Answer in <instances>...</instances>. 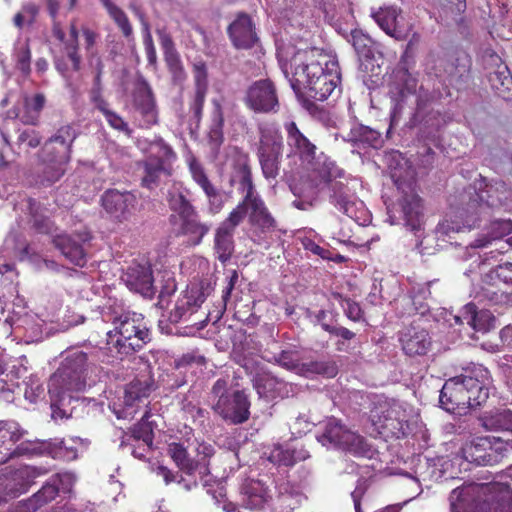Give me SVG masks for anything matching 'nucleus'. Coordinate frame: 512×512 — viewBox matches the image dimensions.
Here are the masks:
<instances>
[{"mask_svg":"<svg viewBox=\"0 0 512 512\" xmlns=\"http://www.w3.org/2000/svg\"><path fill=\"white\" fill-rule=\"evenodd\" d=\"M281 67L297 96L317 101L327 99L341 79L338 62L317 48L296 51Z\"/></svg>","mask_w":512,"mask_h":512,"instance_id":"f257e3e1","label":"nucleus"},{"mask_svg":"<svg viewBox=\"0 0 512 512\" xmlns=\"http://www.w3.org/2000/svg\"><path fill=\"white\" fill-rule=\"evenodd\" d=\"M465 373L450 378L443 385L439 402L448 412L461 413L468 408H477L489 397V371L480 364L464 369Z\"/></svg>","mask_w":512,"mask_h":512,"instance_id":"f03ea898","label":"nucleus"},{"mask_svg":"<svg viewBox=\"0 0 512 512\" xmlns=\"http://www.w3.org/2000/svg\"><path fill=\"white\" fill-rule=\"evenodd\" d=\"M103 317L114 325V330L107 332V345L111 351L121 356L131 355L141 350L150 342V331L144 323V317L114 303L107 307Z\"/></svg>","mask_w":512,"mask_h":512,"instance_id":"7ed1b4c3","label":"nucleus"},{"mask_svg":"<svg viewBox=\"0 0 512 512\" xmlns=\"http://www.w3.org/2000/svg\"><path fill=\"white\" fill-rule=\"evenodd\" d=\"M237 174L239 190L243 193V199L229 215L239 216V224L244 217H247L252 228L253 241L268 249L270 247L268 234L275 230L276 220L255 189L250 166L246 163L240 165Z\"/></svg>","mask_w":512,"mask_h":512,"instance_id":"20e7f679","label":"nucleus"},{"mask_svg":"<svg viewBox=\"0 0 512 512\" xmlns=\"http://www.w3.org/2000/svg\"><path fill=\"white\" fill-rule=\"evenodd\" d=\"M344 176V171L336 166L333 161L324 160L318 162L309 176V191L307 194H299V199L293 205L300 210L312 207L318 192L328 186L331 194L330 202L341 212L349 217L355 213V196L348 186L338 180Z\"/></svg>","mask_w":512,"mask_h":512,"instance_id":"39448f33","label":"nucleus"},{"mask_svg":"<svg viewBox=\"0 0 512 512\" xmlns=\"http://www.w3.org/2000/svg\"><path fill=\"white\" fill-rule=\"evenodd\" d=\"M94 368L85 352L68 351L48 382L52 409H60L66 402L70 403L73 393L83 392L89 385V374Z\"/></svg>","mask_w":512,"mask_h":512,"instance_id":"423d86ee","label":"nucleus"},{"mask_svg":"<svg viewBox=\"0 0 512 512\" xmlns=\"http://www.w3.org/2000/svg\"><path fill=\"white\" fill-rule=\"evenodd\" d=\"M453 511L474 505L479 512H512V490L501 483H472L455 488L450 494Z\"/></svg>","mask_w":512,"mask_h":512,"instance_id":"0eeeda50","label":"nucleus"},{"mask_svg":"<svg viewBox=\"0 0 512 512\" xmlns=\"http://www.w3.org/2000/svg\"><path fill=\"white\" fill-rule=\"evenodd\" d=\"M211 409L228 425L245 423L250 417V401L242 390L230 389L229 378L217 379L211 387Z\"/></svg>","mask_w":512,"mask_h":512,"instance_id":"6e6552de","label":"nucleus"},{"mask_svg":"<svg viewBox=\"0 0 512 512\" xmlns=\"http://www.w3.org/2000/svg\"><path fill=\"white\" fill-rule=\"evenodd\" d=\"M316 438L323 446L339 449L355 456H368L370 453V446L364 437L350 430L334 417L321 424Z\"/></svg>","mask_w":512,"mask_h":512,"instance_id":"1a4fd4ad","label":"nucleus"},{"mask_svg":"<svg viewBox=\"0 0 512 512\" xmlns=\"http://www.w3.org/2000/svg\"><path fill=\"white\" fill-rule=\"evenodd\" d=\"M509 449H512L510 438L477 437L462 446L461 455L469 463L492 466L499 463Z\"/></svg>","mask_w":512,"mask_h":512,"instance_id":"9d476101","label":"nucleus"},{"mask_svg":"<svg viewBox=\"0 0 512 512\" xmlns=\"http://www.w3.org/2000/svg\"><path fill=\"white\" fill-rule=\"evenodd\" d=\"M76 137L77 133L73 126H61L44 143L40 152L41 162L66 165L70 161L72 145Z\"/></svg>","mask_w":512,"mask_h":512,"instance_id":"9b49d317","label":"nucleus"},{"mask_svg":"<svg viewBox=\"0 0 512 512\" xmlns=\"http://www.w3.org/2000/svg\"><path fill=\"white\" fill-rule=\"evenodd\" d=\"M47 473L45 468L23 466L5 476L0 483V505L28 491L37 477Z\"/></svg>","mask_w":512,"mask_h":512,"instance_id":"f8f14e48","label":"nucleus"},{"mask_svg":"<svg viewBox=\"0 0 512 512\" xmlns=\"http://www.w3.org/2000/svg\"><path fill=\"white\" fill-rule=\"evenodd\" d=\"M244 103L256 113L277 112L279 100L274 83L269 79L253 82L246 90Z\"/></svg>","mask_w":512,"mask_h":512,"instance_id":"ddd939ff","label":"nucleus"},{"mask_svg":"<svg viewBox=\"0 0 512 512\" xmlns=\"http://www.w3.org/2000/svg\"><path fill=\"white\" fill-rule=\"evenodd\" d=\"M210 294V286L200 284L191 285L180 297H178L174 308L170 311L168 319L171 323L187 321Z\"/></svg>","mask_w":512,"mask_h":512,"instance_id":"4468645a","label":"nucleus"},{"mask_svg":"<svg viewBox=\"0 0 512 512\" xmlns=\"http://www.w3.org/2000/svg\"><path fill=\"white\" fill-rule=\"evenodd\" d=\"M395 184L403 194L399 206L404 225L411 231H417L421 227L423 217L421 199L415 193L413 182H404L397 177Z\"/></svg>","mask_w":512,"mask_h":512,"instance_id":"2eb2a0df","label":"nucleus"},{"mask_svg":"<svg viewBox=\"0 0 512 512\" xmlns=\"http://www.w3.org/2000/svg\"><path fill=\"white\" fill-rule=\"evenodd\" d=\"M90 239V233L83 231L74 234L56 235L53 243L67 260L76 266L83 267L86 264V249L84 245Z\"/></svg>","mask_w":512,"mask_h":512,"instance_id":"dca6fc26","label":"nucleus"},{"mask_svg":"<svg viewBox=\"0 0 512 512\" xmlns=\"http://www.w3.org/2000/svg\"><path fill=\"white\" fill-rule=\"evenodd\" d=\"M371 418L375 425L393 434L403 433L408 426L406 411L398 403H384L371 410Z\"/></svg>","mask_w":512,"mask_h":512,"instance_id":"f3484780","label":"nucleus"},{"mask_svg":"<svg viewBox=\"0 0 512 512\" xmlns=\"http://www.w3.org/2000/svg\"><path fill=\"white\" fill-rule=\"evenodd\" d=\"M123 280L130 290L146 298H152L157 290L151 266L148 263H132L123 276Z\"/></svg>","mask_w":512,"mask_h":512,"instance_id":"a211bd4d","label":"nucleus"},{"mask_svg":"<svg viewBox=\"0 0 512 512\" xmlns=\"http://www.w3.org/2000/svg\"><path fill=\"white\" fill-rule=\"evenodd\" d=\"M156 34L163 50L164 60L171 74L173 83L175 85H182L187 78V74L172 36L164 28L157 29Z\"/></svg>","mask_w":512,"mask_h":512,"instance_id":"6ab92c4d","label":"nucleus"},{"mask_svg":"<svg viewBox=\"0 0 512 512\" xmlns=\"http://www.w3.org/2000/svg\"><path fill=\"white\" fill-rule=\"evenodd\" d=\"M239 225V216L236 214L228 217L220 223L215 230L214 251L220 262H227L234 252V232Z\"/></svg>","mask_w":512,"mask_h":512,"instance_id":"aec40b11","label":"nucleus"},{"mask_svg":"<svg viewBox=\"0 0 512 512\" xmlns=\"http://www.w3.org/2000/svg\"><path fill=\"white\" fill-rule=\"evenodd\" d=\"M133 105L143 116L146 126L153 125L157 122L154 95L150 85L143 77H139L135 83L133 90Z\"/></svg>","mask_w":512,"mask_h":512,"instance_id":"412c9836","label":"nucleus"},{"mask_svg":"<svg viewBox=\"0 0 512 512\" xmlns=\"http://www.w3.org/2000/svg\"><path fill=\"white\" fill-rule=\"evenodd\" d=\"M228 35L237 49H250L258 41L254 24L247 14H239L228 26Z\"/></svg>","mask_w":512,"mask_h":512,"instance_id":"4be33fe9","label":"nucleus"},{"mask_svg":"<svg viewBox=\"0 0 512 512\" xmlns=\"http://www.w3.org/2000/svg\"><path fill=\"white\" fill-rule=\"evenodd\" d=\"M259 145L257 156H282L283 138L276 124L270 122L258 125Z\"/></svg>","mask_w":512,"mask_h":512,"instance_id":"5701e85b","label":"nucleus"},{"mask_svg":"<svg viewBox=\"0 0 512 512\" xmlns=\"http://www.w3.org/2000/svg\"><path fill=\"white\" fill-rule=\"evenodd\" d=\"M136 197L130 192L108 190L102 196V206L116 219L126 218L135 206Z\"/></svg>","mask_w":512,"mask_h":512,"instance_id":"b1692460","label":"nucleus"},{"mask_svg":"<svg viewBox=\"0 0 512 512\" xmlns=\"http://www.w3.org/2000/svg\"><path fill=\"white\" fill-rule=\"evenodd\" d=\"M242 505L250 510H262L269 505L268 487L260 480L247 479L241 486Z\"/></svg>","mask_w":512,"mask_h":512,"instance_id":"393cba45","label":"nucleus"},{"mask_svg":"<svg viewBox=\"0 0 512 512\" xmlns=\"http://www.w3.org/2000/svg\"><path fill=\"white\" fill-rule=\"evenodd\" d=\"M210 230L211 224L202 222L199 213L196 212L194 215H189L179 220L176 235L184 237L186 244L196 246L202 242Z\"/></svg>","mask_w":512,"mask_h":512,"instance_id":"a878e982","label":"nucleus"},{"mask_svg":"<svg viewBox=\"0 0 512 512\" xmlns=\"http://www.w3.org/2000/svg\"><path fill=\"white\" fill-rule=\"evenodd\" d=\"M373 18L387 35L398 41L408 38L412 25L403 26L400 23L397 9L392 7L381 9L373 14Z\"/></svg>","mask_w":512,"mask_h":512,"instance_id":"bb28decb","label":"nucleus"},{"mask_svg":"<svg viewBox=\"0 0 512 512\" xmlns=\"http://www.w3.org/2000/svg\"><path fill=\"white\" fill-rule=\"evenodd\" d=\"M400 342L403 351L409 356L425 355L431 346L429 333L418 326L406 328L400 336Z\"/></svg>","mask_w":512,"mask_h":512,"instance_id":"cd10ccee","label":"nucleus"},{"mask_svg":"<svg viewBox=\"0 0 512 512\" xmlns=\"http://www.w3.org/2000/svg\"><path fill=\"white\" fill-rule=\"evenodd\" d=\"M141 165L143 168L141 184L149 190L157 188L172 175V166L161 163L154 157H147Z\"/></svg>","mask_w":512,"mask_h":512,"instance_id":"c85d7f7f","label":"nucleus"},{"mask_svg":"<svg viewBox=\"0 0 512 512\" xmlns=\"http://www.w3.org/2000/svg\"><path fill=\"white\" fill-rule=\"evenodd\" d=\"M492 58L496 68L488 74L490 86L498 97L510 100L512 99V76L510 71L505 64L501 63L498 56H492Z\"/></svg>","mask_w":512,"mask_h":512,"instance_id":"c756f323","label":"nucleus"},{"mask_svg":"<svg viewBox=\"0 0 512 512\" xmlns=\"http://www.w3.org/2000/svg\"><path fill=\"white\" fill-rule=\"evenodd\" d=\"M285 129L292 152L310 162L315 156L316 146L298 129L295 122L286 123Z\"/></svg>","mask_w":512,"mask_h":512,"instance_id":"7c9ffc66","label":"nucleus"},{"mask_svg":"<svg viewBox=\"0 0 512 512\" xmlns=\"http://www.w3.org/2000/svg\"><path fill=\"white\" fill-rule=\"evenodd\" d=\"M58 495L55 484L46 482L42 488L26 500L20 501L10 512H35L42 506L54 500Z\"/></svg>","mask_w":512,"mask_h":512,"instance_id":"2f4dec72","label":"nucleus"},{"mask_svg":"<svg viewBox=\"0 0 512 512\" xmlns=\"http://www.w3.org/2000/svg\"><path fill=\"white\" fill-rule=\"evenodd\" d=\"M213 109L211 112V124L208 132V144L214 155L219 153V149L224 142V112L217 99L212 100Z\"/></svg>","mask_w":512,"mask_h":512,"instance_id":"473e14b6","label":"nucleus"},{"mask_svg":"<svg viewBox=\"0 0 512 512\" xmlns=\"http://www.w3.org/2000/svg\"><path fill=\"white\" fill-rule=\"evenodd\" d=\"M167 453L176 466L187 475H193L195 472H198L199 467L205 466L204 462H196L194 458H191L187 449L181 443H170Z\"/></svg>","mask_w":512,"mask_h":512,"instance_id":"72a5a7b5","label":"nucleus"},{"mask_svg":"<svg viewBox=\"0 0 512 512\" xmlns=\"http://www.w3.org/2000/svg\"><path fill=\"white\" fill-rule=\"evenodd\" d=\"M154 389V383L148 375H141L130 382L124 392V404L132 407L137 401L147 398Z\"/></svg>","mask_w":512,"mask_h":512,"instance_id":"f704fd0d","label":"nucleus"},{"mask_svg":"<svg viewBox=\"0 0 512 512\" xmlns=\"http://www.w3.org/2000/svg\"><path fill=\"white\" fill-rule=\"evenodd\" d=\"M512 233L511 220H495L490 223L488 232L482 234L471 243V247L484 248L491 245L493 241L499 240Z\"/></svg>","mask_w":512,"mask_h":512,"instance_id":"c9c22d12","label":"nucleus"},{"mask_svg":"<svg viewBox=\"0 0 512 512\" xmlns=\"http://www.w3.org/2000/svg\"><path fill=\"white\" fill-rule=\"evenodd\" d=\"M465 309L466 315L464 318L466 319V323L476 332L486 333L494 328L495 318L490 311H477L476 306L472 303L467 304Z\"/></svg>","mask_w":512,"mask_h":512,"instance_id":"e433bc0d","label":"nucleus"},{"mask_svg":"<svg viewBox=\"0 0 512 512\" xmlns=\"http://www.w3.org/2000/svg\"><path fill=\"white\" fill-rule=\"evenodd\" d=\"M481 296L493 304H500L512 300V287L504 286L498 280L488 279L485 281V275L482 279Z\"/></svg>","mask_w":512,"mask_h":512,"instance_id":"4c0bfd02","label":"nucleus"},{"mask_svg":"<svg viewBox=\"0 0 512 512\" xmlns=\"http://www.w3.org/2000/svg\"><path fill=\"white\" fill-rule=\"evenodd\" d=\"M254 387L260 397L273 399L280 395L284 382L271 373H261L254 378Z\"/></svg>","mask_w":512,"mask_h":512,"instance_id":"58836bf2","label":"nucleus"},{"mask_svg":"<svg viewBox=\"0 0 512 512\" xmlns=\"http://www.w3.org/2000/svg\"><path fill=\"white\" fill-rule=\"evenodd\" d=\"M482 425L487 430L512 432V411L496 409L482 417Z\"/></svg>","mask_w":512,"mask_h":512,"instance_id":"ea45409f","label":"nucleus"},{"mask_svg":"<svg viewBox=\"0 0 512 512\" xmlns=\"http://www.w3.org/2000/svg\"><path fill=\"white\" fill-rule=\"evenodd\" d=\"M480 200L479 208L481 212L488 208H495L502 206L507 199L504 183H496V185H489L485 190L477 195Z\"/></svg>","mask_w":512,"mask_h":512,"instance_id":"a19ab883","label":"nucleus"},{"mask_svg":"<svg viewBox=\"0 0 512 512\" xmlns=\"http://www.w3.org/2000/svg\"><path fill=\"white\" fill-rule=\"evenodd\" d=\"M167 202L169 208L177 214L179 220L198 212L191 201L177 188L169 190Z\"/></svg>","mask_w":512,"mask_h":512,"instance_id":"79ce46f5","label":"nucleus"},{"mask_svg":"<svg viewBox=\"0 0 512 512\" xmlns=\"http://www.w3.org/2000/svg\"><path fill=\"white\" fill-rule=\"evenodd\" d=\"M299 373L305 376L318 374L328 378H333L338 373V366L334 360L308 361L301 363Z\"/></svg>","mask_w":512,"mask_h":512,"instance_id":"37998d69","label":"nucleus"},{"mask_svg":"<svg viewBox=\"0 0 512 512\" xmlns=\"http://www.w3.org/2000/svg\"><path fill=\"white\" fill-rule=\"evenodd\" d=\"M348 41L352 44L359 57L365 59H372L374 57L376 51L375 42L361 30L355 29L351 31Z\"/></svg>","mask_w":512,"mask_h":512,"instance_id":"c03bdc74","label":"nucleus"},{"mask_svg":"<svg viewBox=\"0 0 512 512\" xmlns=\"http://www.w3.org/2000/svg\"><path fill=\"white\" fill-rule=\"evenodd\" d=\"M31 215L33 227L40 233L51 234L54 231V225L43 213L44 208L34 199H28L27 206Z\"/></svg>","mask_w":512,"mask_h":512,"instance_id":"a18cd8bd","label":"nucleus"},{"mask_svg":"<svg viewBox=\"0 0 512 512\" xmlns=\"http://www.w3.org/2000/svg\"><path fill=\"white\" fill-rule=\"evenodd\" d=\"M348 136L349 140L355 143L359 142L368 144L372 147H378L381 144V134L368 126L361 124L354 125Z\"/></svg>","mask_w":512,"mask_h":512,"instance_id":"49530a36","label":"nucleus"},{"mask_svg":"<svg viewBox=\"0 0 512 512\" xmlns=\"http://www.w3.org/2000/svg\"><path fill=\"white\" fill-rule=\"evenodd\" d=\"M43 168L37 175L36 184L43 187L52 186L65 174V166L58 163H42Z\"/></svg>","mask_w":512,"mask_h":512,"instance_id":"de8ad7c7","label":"nucleus"},{"mask_svg":"<svg viewBox=\"0 0 512 512\" xmlns=\"http://www.w3.org/2000/svg\"><path fill=\"white\" fill-rule=\"evenodd\" d=\"M394 78L400 87L401 94L414 93L417 87V78L409 71L408 61L400 60L397 69L394 72Z\"/></svg>","mask_w":512,"mask_h":512,"instance_id":"09e8293b","label":"nucleus"},{"mask_svg":"<svg viewBox=\"0 0 512 512\" xmlns=\"http://www.w3.org/2000/svg\"><path fill=\"white\" fill-rule=\"evenodd\" d=\"M44 104L45 97L42 94H36L31 98H25L24 111L20 116L21 121L26 124H35Z\"/></svg>","mask_w":512,"mask_h":512,"instance_id":"8fccbe9b","label":"nucleus"},{"mask_svg":"<svg viewBox=\"0 0 512 512\" xmlns=\"http://www.w3.org/2000/svg\"><path fill=\"white\" fill-rule=\"evenodd\" d=\"M160 291H159V301L158 306L161 309H166L169 305V297L174 294L177 289L175 279L173 274L170 271L161 272V280H160Z\"/></svg>","mask_w":512,"mask_h":512,"instance_id":"3c124183","label":"nucleus"},{"mask_svg":"<svg viewBox=\"0 0 512 512\" xmlns=\"http://www.w3.org/2000/svg\"><path fill=\"white\" fill-rule=\"evenodd\" d=\"M475 225V221H473L472 223L467 221L466 224L460 225L453 221L445 220L437 225L435 229V234L437 236V239L439 240L441 239L442 241H446V238H448V240H452L454 239L455 234L464 231L466 228L471 229Z\"/></svg>","mask_w":512,"mask_h":512,"instance_id":"603ef678","label":"nucleus"},{"mask_svg":"<svg viewBox=\"0 0 512 512\" xmlns=\"http://www.w3.org/2000/svg\"><path fill=\"white\" fill-rule=\"evenodd\" d=\"M147 157H154L159 162L172 166V162L176 159V153L167 143L159 139L151 143Z\"/></svg>","mask_w":512,"mask_h":512,"instance_id":"864d4df0","label":"nucleus"},{"mask_svg":"<svg viewBox=\"0 0 512 512\" xmlns=\"http://www.w3.org/2000/svg\"><path fill=\"white\" fill-rule=\"evenodd\" d=\"M27 434L19 423L13 420L0 421V442H17Z\"/></svg>","mask_w":512,"mask_h":512,"instance_id":"5fc2aeb1","label":"nucleus"},{"mask_svg":"<svg viewBox=\"0 0 512 512\" xmlns=\"http://www.w3.org/2000/svg\"><path fill=\"white\" fill-rule=\"evenodd\" d=\"M78 36L79 32L74 21L70 24V40L65 43V53L72 62L73 70L80 69L81 57L78 54Z\"/></svg>","mask_w":512,"mask_h":512,"instance_id":"6e6d98bb","label":"nucleus"},{"mask_svg":"<svg viewBox=\"0 0 512 512\" xmlns=\"http://www.w3.org/2000/svg\"><path fill=\"white\" fill-rule=\"evenodd\" d=\"M134 11H135L136 15H138V17L141 20L142 25H143V31H144L143 43H144L148 63L150 65H156V63H157L156 48H155L153 38H152V35L150 32L149 24L145 20L143 13L139 9L134 8Z\"/></svg>","mask_w":512,"mask_h":512,"instance_id":"4d7b16f0","label":"nucleus"},{"mask_svg":"<svg viewBox=\"0 0 512 512\" xmlns=\"http://www.w3.org/2000/svg\"><path fill=\"white\" fill-rule=\"evenodd\" d=\"M109 16L121 30L123 36L130 39L133 36V27L126 13L116 4L107 10Z\"/></svg>","mask_w":512,"mask_h":512,"instance_id":"13d9d810","label":"nucleus"},{"mask_svg":"<svg viewBox=\"0 0 512 512\" xmlns=\"http://www.w3.org/2000/svg\"><path fill=\"white\" fill-rule=\"evenodd\" d=\"M488 279L498 280L499 283L507 287L509 283H512V263L500 264L495 269L490 270L485 274V281L487 282Z\"/></svg>","mask_w":512,"mask_h":512,"instance_id":"bf43d9fd","label":"nucleus"},{"mask_svg":"<svg viewBox=\"0 0 512 512\" xmlns=\"http://www.w3.org/2000/svg\"><path fill=\"white\" fill-rule=\"evenodd\" d=\"M273 359L280 366L288 370L300 371L301 363L296 351L282 350L278 355H274Z\"/></svg>","mask_w":512,"mask_h":512,"instance_id":"052dcab7","label":"nucleus"},{"mask_svg":"<svg viewBox=\"0 0 512 512\" xmlns=\"http://www.w3.org/2000/svg\"><path fill=\"white\" fill-rule=\"evenodd\" d=\"M15 56L18 68L23 73L30 71L31 52L28 41L18 42L15 46Z\"/></svg>","mask_w":512,"mask_h":512,"instance_id":"680f3d73","label":"nucleus"},{"mask_svg":"<svg viewBox=\"0 0 512 512\" xmlns=\"http://www.w3.org/2000/svg\"><path fill=\"white\" fill-rule=\"evenodd\" d=\"M282 156H263L258 157L259 163L265 178H276L280 170V161Z\"/></svg>","mask_w":512,"mask_h":512,"instance_id":"e2e57ef3","label":"nucleus"},{"mask_svg":"<svg viewBox=\"0 0 512 512\" xmlns=\"http://www.w3.org/2000/svg\"><path fill=\"white\" fill-rule=\"evenodd\" d=\"M292 449H284L281 446H275L269 456V461L278 466H293Z\"/></svg>","mask_w":512,"mask_h":512,"instance_id":"0e129e2a","label":"nucleus"},{"mask_svg":"<svg viewBox=\"0 0 512 512\" xmlns=\"http://www.w3.org/2000/svg\"><path fill=\"white\" fill-rule=\"evenodd\" d=\"M197 458L196 462H204V467H199L198 472L202 476H206L209 474V460L214 455L215 450L212 445L201 443L198 445L197 449Z\"/></svg>","mask_w":512,"mask_h":512,"instance_id":"69168bd1","label":"nucleus"},{"mask_svg":"<svg viewBox=\"0 0 512 512\" xmlns=\"http://www.w3.org/2000/svg\"><path fill=\"white\" fill-rule=\"evenodd\" d=\"M101 113L104 115L106 121L112 128H114L120 132H123L128 136L131 135L132 131L129 128L127 122H125L123 120V118L120 115H118L116 112L112 111L111 109H109V107H107Z\"/></svg>","mask_w":512,"mask_h":512,"instance_id":"338daca9","label":"nucleus"},{"mask_svg":"<svg viewBox=\"0 0 512 512\" xmlns=\"http://www.w3.org/2000/svg\"><path fill=\"white\" fill-rule=\"evenodd\" d=\"M188 165H189V171L191 173L192 179L194 180V182L197 185L202 187L206 183L210 182L202 164L196 158L191 157L189 159Z\"/></svg>","mask_w":512,"mask_h":512,"instance_id":"774afa93","label":"nucleus"}]
</instances>
